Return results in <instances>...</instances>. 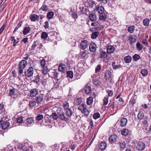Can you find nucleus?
<instances>
[{
    "instance_id": "nucleus-35",
    "label": "nucleus",
    "mask_w": 151,
    "mask_h": 151,
    "mask_svg": "<svg viewBox=\"0 0 151 151\" xmlns=\"http://www.w3.org/2000/svg\"><path fill=\"white\" fill-rule=\"evenodd\" d=\"M141 73L142 76L144 77L145 76L147 75L148 73V71L145 69H143L141 70Z\"/></svg>"
},
{
    "instance_id": "nucleus-38",
    "label": "nucleus",
    "mask_w": 151,
    "mask_h": 151,
    "mask_svg": "<svg viewBox=\"0 0 151 151\" xmlns=\"http://www.w3.org/2000/svg\"><path fill=\"white\" fill-rule=\"evenodd\" d=\"M100 56L101 58H105L107 57V54L106 52L102 51L100 53Z\"/></svg>"
},
{
    "instance_id": "nucleus-26",
    "label": "nucleus",
    "mask_w": 151,
    "mask_h": 151,
    "mask_svg": "<svg viewBox=\"0 0 151 151\" xmlns=\"http://www.w3.org/2000/svg\"><path fill=\"white\" fill-rule=\"evenodd\" d=\"M86 94L90 93L91 91V87L89 86H86L84 88Z\"/></svg>"
},
{
    "instance_id": "nucleus-16",
    "label": "nucleus",
    "mask_w": 151,
    "mask_h": 151,
    "mask_svg": "<svg viewBox=\"0 0 151 151\" xmlns=\"http://www.w3.org/2000/svg\"><path fill=\"white\" fill-rule=\"evenodd\" d=\"M66 68L65 65L64 64H60L59 66L58 70L62 72H64L65 71Z\"/></svg>"
},
{
    "instance_id": "nucleus-15",
    "label": "nucleus",
    "mask_w": 151,
    "mask_h": 151,
    "mask_svg": "<svg viewBox=\"0 0 151 151\" xmlns=\"http://www.w3.org/2000/svg\"><path fill=\"white\" fill-rule=\"evenodd\" d=\"M89 17V19L92 21H95L97 19L96 15L94 13L91 14Z\"/></svg>"
},
{
    "instance_id": "nucleus-37",
    "label": "nucleus",
    "mask_w": 151,
    "mask_h": 151,
    "mask_svg": "<svg viewBox=\"0 0 151 151\" xmlns=\"http://www.w3.org/2000/svg\"><path fill=\"white\" fill-rule=\"evenodd\" d=\"M54 13L53 12L51 11L48 12L47 14V17L48 19H52L54 16Z\"/></svg>"
},
{
    "instance_id": "nucleus-54",
    "label": "nucleus",
    "mask_w": 151,
    "mask_h": 151,
    "mask_svg": "<svg viewBox=\"0 0 151 151\" xmlns=\"http://www.w3.org/2000/svg\"><path fill=\"white\" fill-rule=\"evenodd\" d=\"M43 117L42 114L38 115L36 117V120L37 121H40L42 120Z\"/></svg>"
},
{
    "instance_id": "nucleus-30",
    "label": "nucleus",
    "mask_w": 151,
    "mask_h": 151,
    "mask_svg": "<svg viewBox=\"0 0 151 151\" xmlns=\"http://www.w3.org/2000/svg\"><path fill=\"white\" fill-rule=\"evenodd\" d=\"M116 63L115 62H113L112 65L114 69H116L121 68L122 67L121 65L119 64L115 65Z\"/></svg>"
},
{
    "instance_id": "nucleus-51",
    "label": "nucleus",
    "mask_w": 151,
    "mask_h": 151,
    "mask_svg": "<svg viewBox=\"0 0 151 151\" xmlns=\"http://www.w3.org/2000/svg\"><path fill=\"white\" fill-rule=\"evenodd\" d=\"M82 113H83L85 115H86V116L88 115L89 114V112L88 111V110L86 109V107L84 110L83 111H82Z\"/></svg>"
},
{
    "instance_id": "nucleus-5",
    "label": "nucleus",
    "mask_w": 151,
    "mask_h": 151,
    "mask_svg": "<svg viewBox=\"0 0 151 151\" xmlns=\"http://www.w3.org/2000/svg\"><path fill=\"white\" fill-rule=\"evenodd\" d=\"M118 144L119 145L120 150H122L126 147V143L125 141L124 140H121L119 141Z\"/></svg>"
},
{
    "instance_id": "nucleus-62",
    "label": "nucleus",
    "mask_w": 151,
    "mask_h": 151,
    "mask_svg": "<svg viewBox=\"0 0 151 151\" xmlns=\"http://www.w3.org/2000/svg\"><path fill=\"white\" fill-rule=\"evenodd\" d=\"M81 102V99L80 98H78L76 100L75 102L77 105L79 104Z\"/></svg>"
},
{
    "instance_id": "nucleus-9",
    "label": "nucleus",
    "mask_w": 151,
    "mask_h": 151,
    "mask_svg": "<svg viewBox=\"0 0 151 151\" xmlns=\"http://www.w3.org/2000/svg\"><path fill=\"white\" fill-rule=\"evenodd\" d=\"M115 50V49L113 46L111 45H109L107 46L106 48L107 53L109 54L113 53Z\"/></svg>"
},
{
    "instance_id": "nucleus-6",
    "label": "nucleus",
    "mask_w": 151,
    "mask_h": 151,
    "mask_svg": "<svg viewBox=\"0 0 151 151\" xmlns=\"http://www.w3.org/2000/svg\"><path fill=\"white\" fill-rule=\"evenodd\" d=\"M34 120L32 117H30L27 118L26 120V126L27 127L31 126V124L34 123Z\"/></svg>"
},
{
    "instance_id": "nucleus-7",
    "label": "nucleus",
    "mask_w": 151,
    "mask_h": 151,
    "mask_svg": "<svg viewBox=\"0 0 151 151\" xmlns=\"http://www.w3.org/2000/svg\"><path fill=\"white\" fill-rule=\"evenodd\" d=\"M137 39V36L134 34L130 35L128 37V40L130 43L135 42Z\"/></svg>"
},
{
    "instance_id": "nucleus-4",
    "label": "nucleus",
    "mask_w": 151,
    "mask_h": 151,
    "mask_svg": "<svg viewBox=\"0 0 151 151\" xmlns=\"http://www.w3.org/2000/svg\"><path fill=\"white\" fill-rule=\"evenodd\" d=\"M145 147V144L143 142H139L136 147L137 149L139 150H142Z\"/></svg>"
},
{
    "instance_id": "nucleus-44",
    "label": "nucleus",
    "mask_w": 151,
    "mask_h": 151,
    "mask_svg": "<svg viewBox=\"0 0 151 151\" xmlns=\"http://www.w3.org/2000/svg\"><path fill=\"white\" fill-rule=\"evenodd\" d=\"M136 47L139 50H141L143 49L142 45L139 42H138L136 45Z\"/></svg>"
},
{
    "instance_id": "nucleus-61",
    "label": "nucleus",
    "mask_w": 151,
    "mask_h": 151,
    "mask_svg": "<svg viewBox=\"0 0 151 151\" xmlns=\"http://www.w3.org/2000/svg\"><path fill=\"white\" fill-rule=\"evenodd\" d=\"M37 42H35L32 45V50H34L35 48L37 46Z\"/></svg>"
},
{
    "instance_id": "nucleus-11",
    "label": "nucleus",
    "mask_w": 151,
    "mask_h": 151,
    "mask_svg": "<svg viewBox=\"0 0 151 151\" xmlns=\"http://www.w3.org/2000/svg\"><path fill=\"white\" fill-rule=\"evenodd\" d=\"M38 93V91L35 88H33L29 92L30 96L31 97H34L36 96Z\"/></svg>"
},
{
    "instance_id": "nucleus-13",
    "label": "nucleus",
    "mask_w": 151,
    "mask_h": 151,
    "mask_svg": "<svg viewBox=\"0 0 151 151\" xmlns=\"http://www.w3.org/2000/svg\"><path fill=\"white\" fill-rule=\"evenodd\" d=\"M96 45L94 43H92L89 45V49L90 50L91 52H94L96 49Z\"/></svg>"
},
{
    "instance_id": "nucleus-49",
    "label": "nucleus",
    "mask_w": 151,
    "mask_h": 151,
    "mask_svg": "<svg viewBox=\"0 0 151 151\" xmlns=\"http://www.w3.org/2000/svg\"><path fill=\"white\" fill-rule=\"evenodd\" d=\"M43 68L42 69V73L45 75H47L48 72V69L47 67Z\"/></svg>"
},
{
    "instance_id": "nucleus-46",
    "label": "nucleus",
    "mask_w": 151,
    "mask_h": 151,
    "mask_svg": "<svg viewBox=\"0 0 151 151\" xmlns=\"http://www.w3.org/2000/svg\"><path fill=\"white\" fill-rule=\"evenodd\" d=\"M100 116V115L99 113L96 112L94 114L93 116V117L95 119H96L99 118Z\"/></svg>"
},
{
    "instance_id": "nucleus-47",
    "label": "nucleus",
    "mask_w": 151,
    "mask_h": 151,
    "mask_svg": "<svg viewBox=\"0 0 151 151\" xmlns=\"http://www.w3.org/2000/svg\"><path fill=\"white\" fill-rule=\"evenodd\" d=\"M67 76L68 77L72 78L73 76V73L72 71H69L67 72Z\"/></svg>"
},
{
    "instance_id": "nucleus-8",
    "label": "nucleus",
    "mask_w": 151,
    "mask_h": 151,
    "mask_svg": "<svg viewBox=\"0 0 151 151\" xmlns=\"http://www.w3.org/2000/svg\"><path fill=\"white\" fill-rule=\"evenodd\" d=\"M95 10L100 14H101L104 12V9L102 6L99 5L96 7Z\"/></svg>"
},
{
    "instance_id": "nucleus-31",
    "label": "nucleus",
    "mask_w": 151,
    "mask_h": 151,
    "mask_svg": "<svg viewBox=\"0 0 151 151\" xmlns=\"http://www.w3.org/2000/svg\"><path fill=\"white\" fill-rule=\"evenodd\" d=\"M99 33L97 32H94L92 33L91 38L92 39H96L99 36Z\"/></svg>"
},
{
    "instance_id": "nucleus-48",
    "label": "nucleus",
    "mask_w": 151,
    "mask_h": 151,
    "mask_svg": "<svg viewBox=\"0 0 151 151\" xmlns=\"http://www.w3.org/2000/svg\"><path fill=\"white\" fill-rule=\"evenodd\" d=\"M81 55L84 58H87L88 52L87 51H84L81 52Z\"/></svg>"
},
{
    "instance_id": "nucleus-42",
    "label": "nucleus",
    "mask_w": 151,
    "mask_h": 151,
    "mask_svg": "<svg viewBox=\"0 0 151 151\" xmlns=\"http://www.w3.org/2000/svg\"><path fill=\"white\" fill-rule=\"evenodd\" d=\"M40 10H42L44 11H47L48 10V7L46 5L43 4L40 9Z\"/></svg>"
},
{
    "instance_id": "nucleus-39",
    "label": "nucleus",
    "mask_w": 151,
    "mask_h": 151,
    "mask_svg": "<svg viewBox=\"0 0 151 151\" xmlns=\"http://www.w3.org/2000/svg\"><path fill=\"white\" fill-rule=\"evenodd\" d=\"M142 126L145 129H147V127L148 126V124L147 120H145L142 122Z\"/></svg>"
},
{
    "instance_id": "nucleus-29",
    "label": "nucleus",
    "mask_w": 151,
    "mask_h": 151,
    "mask_svg": "<svg viewBox=\"0 0 151 151\" xmlns=\"http://www.w3.org/2000/svg\"><path fill=\"white\" fill-rule=\"evenodd\" d=\"M132 57L129 55L125 56L124 58V60L125 62L126 63H130Z\"/></svg>"
},
{
    "instance_id": "nucleus-23",
    "label": "nucleus",
    "mask_w": 151,
    "mask_h": 151,
    "mask_svg": "<svg viewBox=\"0 0 151 151\" xmlns=\"http://www.w3.org/2000/svg\"><path fill=\"white\" fill-rule=\"evenodd\" d=\"M49 116L54 120H57L58 118V115L55 112H52V114Z\"/></svg>"
},
{
    "instance_id": "nucleus-21",
    "label": "nucleus",
    "mask_w": 151,
    "mask_h": 151,
    "mask_svg": "<svg viewBox=\"0 0 151 151\" xmlns=\"http://www.w3.org/2000/svg\"><path fill=\"white\" fill-rule=\"evenodd\" d=\"M112 77V74L111 72L110 71H107L105 73V78L106 80H108L111 78Z\"/></svg>"
},
{
    "instance_id": "nucleus-58",
    "label": "nucleus",
    "mask_w": 151,
    "mask_h": 151,
    "mask_svg": "<svg viewBox=\"0 0 151 151\" xmlns=\"http://www.w3.org/2000/svg\"><path fill=\"white\" fill-rule=\"evenodd\" d=\"M41 65L42 67H44L46 64V61L44 59H42L40 62Z\"/></svg>"
},
{
    "instance_id": "nucleus-57",
    "label": "nucleus",
    "mask_w": 151,
    "mask_h": 151,
    "mask_svg": "<svg viewBox=\"0 0 151 151\" xmlns=\"http://www.w3.org/2000/svg\"><path fill=\"white\" fill-rule=\"evenodd\" d=\"M101 67V65H98L95 69V72L97 73L100 71Z\"/></svg>"
},
{
    "instance_id": "nucleus-14",
    "label": "nucleus",
    "mask_w": 151,
    "mask_h": 151,
    "mask_svg": "<svg viewBox=\"0 0 151 151\" xmlns=\"http://www.w3.org/2000/svg\"><path fill=\"white\" fill-rule=\"evenodd\" d=\"M58 114L60 116V117L61 119L64 120L65 121H68L69 119L68 118L66 117L63 112H58Z\"/></svg>"
},
{
    "instance_id": "nucleus-3",
    "label": "nucleus",
    "mask_w": 151,
    "mask_h": 151,
    "mask_svg": "<svg viewBox=\"0 0 151 151\" xmlns=\"http://www.w3.org/2000/svg\"><path fill=\"white\" fill-rule=\"evenodd\" d=\"M34 72L33 68L32 67H30L24 73L27 77H29L33 75Z\"/></svg>"
},
{
    "instance_id": "nucleus-1",
    "label": "nucleus",
    "mask_w": 151,
    "mask_h": 151,
    "mask_svg": "<svg viewBox=\"0 0 151 151\" xmlns=\"http://www.w3.org/2000/svg\"><path fill=\"white\" fill-rule=\"evenodd\" d=\"M27 65V62L24 60H22L19 63L18 65L19 70L18 73L21 75L23 73V69L26 67Z\"/></svg>"
},
{
    "instance_id": "nucleus-17",
    "label": "nucleus",
    "mask_w": 151,
    "mask_h": 151,
    "mask_svg": "<svg viewBox=\"0 0 151 151\" xmlns=\"http://www.w3.org/2000/svg\"><path fill=\"white\" fill-rule=\"evenodd\" d=\"M127 119L123 118L121 119L120 121V125L122 127H124L127 124Z\"/></svg>"
},
{
    "instance_id": "nucleus-12",
    "label": "nucleus",
    "mask_w": 151,
    "mask_h": 151,
    "mask_svg": "<svg viewBox=\"0 0 151 151\" xmlns=\"http://www.w3.org/2000/svg\"><path fill=\"white\" fill-rule=\"evenodd\" d=\"M117 136L116 134L111 135L109 138V141L111 143H114L116 141Z\"/></svg>"
},
{
    "instance_id": "nucleus-53",
    "label": "nucleus",
    "mask_w": 151,
    "mask_h": 151,
    "mask_svg": "<svg viewBox=\"0 0 151 151\" xmlns=\"http://www.w3.org/2000/svg\"><path fill=\"white\" fill-rule=\"evenodd\" d=\"M36 103L37 102V103H40L42 100V97L40 96L37 97L36 98Z\"/></svg>"
},
{
    "instance_id": "nucleus-32",
    "label": "nucleus",
    "mask_w": 151,
    "mask_h": 151,
    "mask_svg": "<svg viewBox=\"0 0 151 151\" xmlns=\"http://www.w3.org/2000/svg\"><path fill=\"white\" fill-rule=\"evenodd\" d=\"M106 145L105 142H102L100 144V148L101 150H104L106 147Z\"/></svg>"
},
{
    "instance_id": "nucleus-19",
    "label": "nucleus",
    "mask_w": 151,
    "mask_h": 151,
    "mask_svg": "<svg viewBox=\"0 0 151 151\" xmlns=\"http://www.w3.org/2000/svg\"><path fill=\"white\" fill-rule=\"evenodd\" d=\"M65 114L66 116L68 117H70L73 114V111L70 109L65 110Z\"/></svg>"
},
{
    "instance_id": "nucleus-36",
    "label": "nucleus",
    "mask_w": 151,
    "mask_h": 151,
    "mask_svg": "<svg viewBox=\"0 0 151 151\" xmlns=\"http://www.w3.org/2000/svg\"><path fill=\"white\" fill-rule=\"evenodd\" d=\"M93 102V98L92 97H89L87 99L86 103L87 104L90 105Z\"/></svg>"
},
{
    "instance_id": "nucleus-41",
    "label": "nucleus",
    "mask_w": 151,
    "mask_h": 151,
    "mask_svg": "<svg viewBox=\"0 0 151 151\" xmlns=\"http://www.w3.org/2000/svg\"><path fill=\"white\" fill-rule=\"evenodd\" d=\"M134 29V26H129L128 27V31L131 33H132L133 32Z\"/></svg>"
},
{
    "instance_id": "nucleus-59",
    "label": "nucleus",
    "mask_w": 151,
    "mask_h": 151,
    "mask_svg": "<svg viewBox=\"0 0 151 151\" xmlns=\"http://www.w3.org/2000/svg\"><path fill=\"white\" fill-rule=\"evenodd\" d=\"M40 81V77L39 75H37L35 77V79L34 80V81L38 83Z\"/></svg>"
},
{
    "instance_id": "nucleus-22",
    "label": "nucleus",
    "mask_w": 151,
    "mask_h": 151,
    "mask_svg": "<svg viewBox=\"0 0 151 151\" xmlns=\"http://www.w3.org/2000/svg\"><path fill=\"white\" fill-rule=\"evenodd\" d=\"M31 28L29 27H27L24 28L23 30V34L24 35H26L29 32Z\"/></svg>"
},
{
    "instance_id": "nucleus-55",
    "label": "nucleus",
    "mask_w": 151,
    "mask_h": 151,
    "mask_svg": "<svg viewBox=\"0 0 151 151\" xmlns=\"http://www.w3.org/2000/svg\"><path fill=\"white\" fill-rule=\"evenodd\" d=\"M93 83L96 86H99L101 84L100 81L98 80H93Z\"/></svg>"
},
{
    "instance_id": "nucleus-52",
    "label": "nucleus",
    "mask_w": 151,
    "mask_h": 151,
    "mask_svg": "<svg viewBox=\"0 0 151 151\" xmlns=\"http://www.w3.org/2000/svg\"><path fill=\"white\" fill-rule=\"evenodd\" d=\"M140 58L139 55L137 54H135L133 57V59L135 61L139 60Z\"/></svg>"
},
{
    "instance_id": "nucleus-33",
    "label": "nucleus",
    "mask_w": 151,
    "mask_h": 151,
    "mask_svg": "<svg viewBox=\"0 0 151 151\" xmlns=\"http://www.w3.org/2000/svg\"><path fill=\"white\" fill-rule=\"evenodd\" d=\"M150 20L148 19H145L143 20L144 25L146 27L148 26L149 24Z\"/></svg>"
},
{
    "instance_id": "nucleus-63",
    "label": "nucleus",
    "mask_w": 151,
    "mask_h": 151,
    "mask_svg": "<svg viewBox=\"0 0 151 151\" xmlns=\"http://www.w3.org/2000/svg\"><path fill=\"white\" fill-rule=\"evenodd\" d=\"M44 24H45V25L44 26V27L45 28V29L48 28L49 27V24L48 22H45Z\"/></svg>"
},
{
    "instance_id": "nucleus-27",
    "label": "nucleus",
    "mask_w": 151,
    "mask_h": 151,
    "mask_svg": "<svg viewBox=\"0 0 151 151\" xmlns=\"http://www.w3.org/2000/svg\"><path fill=\"white\" fill-rule=\"evenodd\" d=\"M36 104V102L33 100L30 101L29 102V106L31 108L34 107Z\"/></svg>"
},
{
    "instance_id": "nucleus-2",
    "label": "nucleus",
    "mask_w": 151,
    "mask_h": 151,
    "mask_svg": "<svg viewBox=\"0 0 151 151\" xmlns=\"http://www.w3.org/2000/svg\"><path fill=\"white\" fill-rule=\"evenodd\" d=\"M10 125L9 122L7 121H0V127L3 129H5L7 128Z\"/></svg>"
},
{
    "instance_id": "nucleus-56",
    "label": "nucleus",
    "mask_w": 151,
    "mask_h": 151,
    "mask_svg": "<svg viewBox=\"0 0 151 151\" xmlns=\"http://www.w3.org/2000/svg\"><path fill=\"white\" fill-rule=\"evenodd\" d=\"M17 123H22L23 121L22 117L21 116L18 117L17 118Z\"/></svg>"
},
{
    "instance_id": "nucleus-50",
    "label": "nucleus",
    "mask_w": 151,
    "mask_h": 151,
    "mask_svg": "<svg viewBox=\"0 0 151 151\" xmlns=\"http://www.w3.org/2000/svg\"><path fill=\"white\" fill-rule=\"evenodd\" d=\"M103 101L104 102L103 104V105H106L107 104L108 102V98H107V96L104 97Z\"/></svg>"
},
{
    "instance_id": "nucleus-45",
    "label": "nucleus",
    "mask_w": 151,
    "mask_h": 151,
    "mask_svg": "<svg viewBox=\"0 0 151 151\" xmlns=\"http://www.w3.org/2000/svg\"><path fill=\"white\" fill-rule=\"evenodd\" d=\"M48 36L47 33L45 32H43L41 36V38L45 40L47 37Z\"/></svg>"
},
{
    "instance_id": "nucleus-10",
    "label": "nucleus",
    "mask_w": 151,
    "mask_h": 151,
    "mask_svg": "<svg viewBox=\"0 0 151 151\" xmlns=\"http://www.w3.org/2000/svg\"><path fill=\"white\" fill-rule=\"evenodd\" d=\"M88 42L86 40L82 41L81 43V48L83 50L86 49L88 47Z\"/></svg>"
},
{
    "instance_id": "nucleus-20",
    "label": "nucleus",
    "mask_w": 151,
    "mask_h": 151,
    "mask_svg": "<svg viewBox=\"0 0 151 151\" xmlns=\"http://www.w3.org/2000/svg\"><path fill=\"white\" fill-rule=\"evenodd\" d=\"M17 90L14 88H13L9 90V95L12 98H15V90Z\"/></svg>"
},
{
    "instance_id": "nucleus-40",
    "label": "nucleus",
    "mask_w": 151,
    "mask_h": 151,
    "mask_svg": "<svg viewBox=\"0 0 151 151\" xmlns=\"http://www.w3.org/2000/svg\"><path fill=\"white\" fill-rule=\"evenodd\" d=\"M86 106V105L85 104H82L81 105L79 106L78 108V109L80 110L81 112H82L85 108Z\"/></svg>"
},
{
    "instance_id": "nucleus-25",
    "label": "nucleus",
    "mask_w": 151,
    "mask_h": 151,
    "mask_svg": "<svg viewBox=\"0 0 151 151\" xmlns=\"http://www.w3.org/2000/svg\"><path fill=\"white\" fill-rule=\"evenodd\" d=\"M129 132L127 129H123L121 132V134L127 136L129 134Z\"/></svg>"
},
{
    "instance_id": "nucleus-28",
    "label": "nucleus",
    "mask_w": 151,
    "mask_h": 151,
    "mask_svg": "<svg viewBox=\"0 0 151 151\" xmlns=\"http://www.w3.org/2000/svg\"><path fill=\"white\" fill-rule=\"evenodd\" d=\"M63 106L65 110L70 109L69 104L67 101H65L63 103Z\"/></svg>"
},
{
    "instance_id": "nucleus-34",
    "label": "nucleus",
    "mask_w": 151,
    "mask_h": 151,
    "mask_svg": "<svg viewBox=\"0 0 151 151\" xmlns=\"http://www.w3.org/2000/svg\"><path fill=\"white\" fill-rule=\"evenodd\" d=\"M106 18V16L105 14L104 13V12L100 14L99 16V19L100 20H104Z\"/></svg>"
},
{
    "instance_id": "nucleus-43",
    "label": "nucleus",
    "mask_w": 151,
    "mask_h": 151,
    "mask_svg": "<svg viewBox=\"0 0 151 151\" xmlns=\"http://www.w3.org/2000/svg\"><path fill=\"white\" fill-rule=\"evenodd\" d=\"M37 147L42 148H44L45 147V144L42 142H39L37 144Z\"/></svg>"
},
{
    "instance_id": "nucleus-64",
    "label": "nucleus",
    "mask_w": 151,
    "mask_h": 151,
    "mask_svg": "<svg viewBox=\"0 0 151 151\" xmlns=\"http://www.w3.org/2000/svg\"><path fill=\"white\" fill-rule=\"evenodd\" d=\"M17 149L19 150H22L23 148V146L22 144H19L17 145Z\"/></svg>"
},
{
    "instance_id": "nucleus-60",
    "label": "nucleus",
    "mask_w": 151,
    "mask_h": 151,
    "mask_svg": "<svg viewBox=\"0 0 151 151\" xmlns=\"http://www.w3.org/2000/svg\"><path fill=\"white\" fill-rule=\"evenodd\" d=\"M114 101H112V102L111 104L109 103V107H111V108L113 109L114 108Z\"/></svg>"
},
{
    "instance_id": "nucleus-24",
    "label": "nucleus",
    "mask_w": 151,
    "mask_h": 151,
    "mask_svg": "<svg viewBox=\"0 0 151 151\" xmlns=\"http://www.w3.org/2000/svg\"><path fill=\"white\" fill-rule=\"evenodd\" d=\"M138 119L139 120H142L143 119L144 116V114L142 111H140L137 114Z\"/></svg>"
},
{
    "instance_id": "nucleus-18",
    "label": "nucleus",
    "mask_w": 151,
    "mask_h": 151,
    "mask_svg": "<svg viewBox=\"0 0 151 151\" xmlns=\"http://www.w3.org/2000/svg\"><path fill=\"white\" fill-rule=\"evenodd\" d=\"M39 18V17L36 14H32L30 15V19L31 21L35 22Z\"/></svg>"
}]
</instances>
